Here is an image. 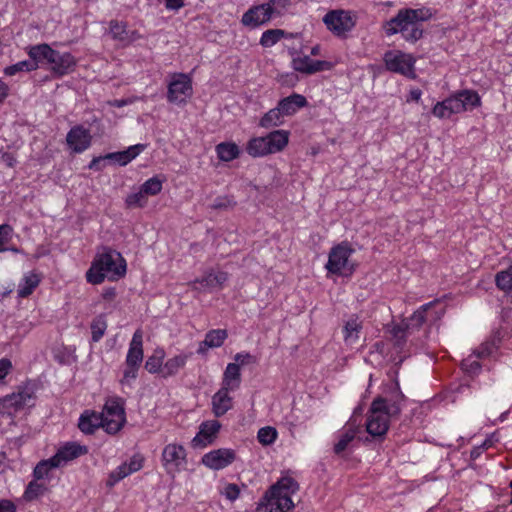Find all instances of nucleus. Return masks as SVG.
<instances>
[{"mask_svg":"<svg viewBox=\"0 0 512 512\" xmlns=\"http://www.w3.org/2000/svg\"><path fill=\"white\" fill-rule=\"evenodd\" d=\"M444 314V308L438 301L422 305L413 315L400 324L395 325L392 330L393 345L398 353H405V347L409 341L411 345L418 347L419 337H415V332L419 330L423 323H435L441 319Z\"/></svg>","mask_w":512,"mask_h":512,"instance_id":"obj_1","label":"nucleus"},{"mask_svg":"<svg viewBox=\"0 0 512 512\" xmlns=\"http://www.w3.org/2000/svg\"><path fill=\"white\" fill-rule=\"evenodd\" d=\"M126 261L118 251L104 247L94 257L90 268L86 272V280L93 285H99L107 277L110 281H117L126 274Z\"/></svg>","mask_w":512,"mask_h":512,"instance_id":"obj_2","label":"nucleus"},{"mask_svg":"<svg viewBox=\"0 0 512 512\" xmlns=\"http://www.w3.org/2000/svg\"><path fill=\"white\" fill-rule=\"evenodd\" d=\"M299 491L298 482L288 473L281 476L265 493V512H291L295 508L292 496Z\"/></svg>","mask_w":512,"mask_h":512,"instance_id":"obj_3","label":"nucleus"},{"mask_svg":"<svg viewBox=\"0 0 512 512\" xmlns=\"http://www.w3.org/2000/svg\"><path fill=\"white\" fill-rule=\"evenodd\" d=\"M28 54L38 64H48L57 77L68 74L76 65L75 58L70 53H60L47 44L32 46Z\"/></svg>","mask_w":512,"mask_h":512,"instance_id":"obj_4","label":"nucleus"},{"mask_svg":"<svg viewBox=\"0 0 512 512\" xmlns=\"http://www.w3.org/2000/svg\"><path fill=\"white\" fill-rule=\"evenodd\" d=\"M400 413V406L396 402L384 398L375 399L370 407L366 422V430L373 437H381L386 434L389 427V419Z\"/></svg>","mask_w":512,"mask_h":512,"instance_id":"obj_5","label":"nucleus"},{"mask_svg":"<svg viewBox=\"0 0 512 512\" xmlns=\"http://www.w3.org/2000/svg\"><path fill=\"white\" fill-rule=\"evenodd\" d=\"M37 386L26 380L17 386L16 391L0 398V414L13 416L17 412L35 406Z\"/></svg>","mask_w":512,"mask_h":512,"instance_id":"obj_6","label":"nucleus"},{"mask_svg":"<svg viewBox=\"0 0 512 512\" xmlns=\"http://www.w3.org/2000/svg\"><path fill=\"white\" fill-rule=\"evenodd\" d=\"M100 415L104 421L105 431L116 434L126 422L124 401L119 397L108 398Z\"/></svg>","mask_w":512,"mask_h":512,"instance_id":"obj_7","label":"nucleus"},{"mask_svg":"<svg viewBox=\"0 0 512 512\" xmlns=\"http://www.w3.org/2000/svg\"><path fill=\"white\" fill-rule=\"evenodd\" d=\"M162 465L168 475L175 477L187 465V452L183 445L167 444L161 454Z\"/></svg>","mask_w":512,"mask_h":512,"instance_id":"obj_8","label":"nucleus"},{"mask_svg":"<svg viewBox=\"0 0 512 512\" xmlns=\"http://www.w3.org/2000/svg\"><path fill=\"white\" fill-rule=\"evenodd\" d=\"M193 94L192 79L184 73H173L168 83L167 100L170 103L185 104Z\"/></svg>","mask_w":512,"mask_h":512,"instance_id":"obj_9","label":"nucleus"},{"mask_svg":"<svg viewBox=\"0 0 512 512\" xmlns=\"http://www.w3.org/2000/svg\"><path fill=\"white\" fill-rule=\"evenodd\" d=\"M383 60L387 70L401 74L410 79L416 77L414 67L415 59L411 54L392 50L384 54Z\"/></svg>","mask_w":512,"mask_h":512,"instance_id":"obj_10","label":"nucleus"},{"mask_svg":"<svg viewBox=\"0 0 512 512\" xmlns=\"http://www.w3.org/2000/svg\"><path fill=\"white\" fill-rule=\"evenodd\" d=\"M353 253V249L348 243H340L333 247L329 252L326 269L332 274L352 273L353 265L350 264L349 258Z\"/></svg>","mask_w":512,"mask_h":512,"instance_id":"obj_11","label":"nucleus"},{"mask_svg":"<svg viewBox=\"0 0 512 512\" xmlns=\"http://www.w3.org/2000/svg\"><path fill=\"white\" fill-rule=\"evenodd\" d=\"M432 16L433 11L427 7L400 10L397 16L391 21L396 27L389 28L387 32H398L397 29L401 31L408 30L410 26L427 21Z\"/></svg>","mask_w":512,"mask_h":512,"instance_id":"obj_12","label":"nucleus"},{"mask_svg":"<svg viewBox=\"0 0 512 512\" xmlns=\"http://www.w3.org/2000/svg\"><path fill=\"white\" fill-rule=\"evenodd\" d=\"M357 15L349 10L336 9L329 11L323 22L331 32H349L356 24Z\"/></svg>","mask_w":512,"mask_h":512,"instance_id":"obj_13","label":"nucleus"},{"mask_svg":"<svg viewBox=\"0 0 512 512\" xmlns=\"http://www.w3.org/2000/svg\"><path fill=\"white\" fill-rule=\"evenodd\" d=\"M289 136L290 133L286 130H275L258 138V156L282 151L288 145Z\"/></svg>","mask_w":512,"mask_h":512,"instance_id":"obj_14","label":"nucleus"},{"mask_svg":"<svg viewBox=\"0 0 512 512\" xmlns=\"http://www.w3.org/2000/svg\"><path fill=\"white\" fill-rule=\"evenodd\" d=\"M145 458L142 454H134L128 462L122 463L115 470L111 471L106 480V486L108 488L114 487L119 481L141 470L144 466Z\"/></svg>","mask_w":512,"mask_h":512,"instance_id":"obj_15","label":"nucleus"},{"mask_svg":"<svg viewBox=\"0 0 512 512\" xmlns=\"http://www.w3.org/2000/svg\"><path fill=\"white\" fill-rule=\"evenodd\" d=\"M236 459V452L229 448H219L203 455L201 462L212 470L224 469Z\"/></svg>","mask_w":512,"mask_h":512,"instance_id":"obj_16","label":"nucleus"},{"mask_svg":"<svg viewBox=\"0 0 512 512\" xmlns=\"http://www.w3.org/2000/svg\"><path fill=\"white\" fill-rule=\"evenodd\" d=\"M66 142L73 152L81 153L90 147L92 136L88 129L82 125H76L67 133Z\"/></svg>","mask_w":512,"mask_h":512,"instance_id":"obj_17","label":"nucleus"},{"mask_svg":"<svg viewBox=\"0 0 512 512\" xmlns=\"http://www.w3.org/2000/svg\"><path fill=\"white\" fill-rule=\"evenodd\" d=\"M221 429V423L218 420H207L200 424L199 431L192 440L194 447H206L211 445L217 438Z\"/></svg>","mask_w":512,"mask_h":512,"instance_id":"obj_18","label":"nucleus"},{"mask_svg":"<svg viewBox=\"0 0 512 512\" xmlns=\"http://www.w3.org/2000/svg\"><path fill=\"white\" fill-rule=\"evenodd\" d=\"M292 64L296 71L306 74L330 70L334 67V64L330 61L312 60L307 55L294 58Z\"/></svg>","mask_w":512,"mask_h":512,"instance_id":"obj_19","label":"nucleus"},{"mask_svg":"<svg viewBox=\"0 0 512 512\" xmlns=\"http://www.w3.org/2000/svg\"><path fill=\"white\" fill-rule=\"evenodd\" d=\"M228 337L226 329H212L205 334V338L201 341L197 348V354L206 357L208 350L211 348L221 347Z\"/></svg>","mask_w":512,"mask_h":512,"instance_id":"obj_20","label":"nucleus"},{"mask_svg":"<svg viewBox=\"0 0 512 512\" xmlns=\"http://www.w3.org/2000/svg\"><path fill=\"white\" fill-rule=\"evenodd\" d=\"M87 453V448L77 443H66L64 446L58 449L56 454L52 456L54 465L60 467L69 461H72L79 456Z\"/></svg>","mask_w":512,"mask_h":512,"instance_id":"obj_21","label":"nucleus"},{"mask_svg":"<svg viewBox=\"0 0 512 512\" xmlns=\"http://www.w3.org/2000/svg\"><path fill=\"white\" fill-rule=\"evenodd\" d=\"M143 356V333L138 329L133 334L130 342L125 364H128V366L140 367L143 361Z\"/></svg>","mask_w":512,"mask_h":512,"instance_id":"obj_22","label":"nucleus"},{"mask_svg":"<svg viewBox=\"0 0 512 512\" xmlns=\"http://www.w3.org/2000/svg\"><path fill=\"white\" fill-rule=\"evenodd\" d=\"M231 391L220 388L212 397V412L216 417L225 415L233 407Z\"/></svg>","mask_w":512,"mask_h":512,"instance_id":"obj_23","label":"nucleus"},{"mask_svg":"<svg viewBox=\"0 0 512 512\" xmlns=\"http://www.w3.org/2000/svg\"><path fill=\"white\" fill-rule=\"evenodd\" d=\"M288 3L289 0H270L267 4L258 5V24L265 23L281 14Z\"/></svg>","mask_w":512,"mask_h":512,"instance_id":"obj_24","label":"nucleus"},{"mask_svg":"<svg viewBox=\"0 0 512 512\" xmlns=\"http://www.w3.org/2000/svg\"><path fill=\"white\" fill-rule=\"evenodd\" d=\"M241 384V372L239 364L229 363L223 373L221 388L229 391H236Z\"/></svg>","mask_w":512,"mask_h":512,"instance_id":"obj_25","label":"nucleus"},{"mask_svg":"<svg viewBox=\"0 0 512 512\" xmlns=\"http://www.w3.org/2000/svg\"><path fill=\"white\" fill-rule=\"evenodd\" d=\"M227 280L228 274L226 272L211 269L210 271L205 272L200 279H196L193 284L199 283L205 288L221 289Z\"/></svg>","mask_w":512,"mask_h":512,"instance_id":"obj_26","label":"nucleus"},{"mask_svg":"<svg viewBox=\"0 0 512 512\" xmlns=\"http://www.w3.org/2000/svg\"><path fill=\"white\" fill-rule=\"evenodd\" d=\"M145 148V144H136L128 147L124 151L108 153L105 155V158H107V160H113L121 166H125L144 151Z\"/></svg>","mask_w":512,"mask_h":512,"instance_id":"obj_27","label":"nucleus"},{"mask_svg":"<svg viewBox=\"0 0 512 512\" xmlns=\"http://www.w3.org/2000/svg\"><path fill=\"white\" fill-rule=\"evenodd\" d=\"M362 330V321L357 315H352L343 326V338L347 345L358 342Z\"/></svg>","mask_w":512,"mask_h":512,"instance_id":"obj_28","label":"nucleus"},{"mask_svg":"<svg viewBox=\"0 0 512 512\" xmlns=\"http://www.w3.org/2000/svg\"><path fill=\"white\" fill-rule=\"evenodd\" d=\"M307 105L306 98L300 94H292L282 99L278 106L282 111L284 117L295 114L299 109Z\"/></svg>","mask_w":512,"mask_h":512,"instance_id":"obj_29","label":"nucleus"},{"mask_svg":"<svg viewBox=\"0 0 512 512\" xmlns=\"http://www.w3.org/2000/svg\"><path fill=\"white\" fill-rule=\"evenodd\" d=\"M78 427L85 434H93L99 427L104 428V421L100 413L85 412L79 419Z\"/></svg>","mask_w":512,"mask_h":512,"instance_id":"obj_30","label":"nucleus"},{"mask_svg":"<svg viewBox=\"0 0 512 512\" xmlns=\"http://www.w3.org/2000/svg\"><path fill=\"white\" fill-rule=\"evenodd\" d=\"M191 355L192 353H180L166 360L163 365V377L168 378L176 375L186 366V363Z\"/></svg>","mask_w":512,"mask_h":512,"instance_id":"obj_31","label":"nucleus"},{"mask_svg":"<svg viewBox=\"0 0 512 512\" xmlns=\"http://www.w3.org/2000/svg\"><path fill=\"white\" fill-rule=\"evenodd\" d=\"M506 331L496 330L486 342H484L477 351V357L484 358L494 354L499 348L503 338L506 336Z\"/></svg>","mask_w":512,"mask_h":512,"instance_id":"obj_32","label":"nucleus"},{"mask_svg":"<svg viewBox=\"0 0 512 512\" xmlns=\"http://www.w3.org/2000/svg\"><path fill=\"white\" fill-rule=\"evenodd\" d=\"M358 432V427L353 424H349L345 427L344 431L339 435L338 441L334 445V452L337 455L342 454L348 449L349 445L355 439Z\"/></svg>","mask_w":512,"mask_h":512,"instance_id":"obj_33","label":"nucleus"},{"mask_svg":"<svg viewBox=\"0 0 512 512\" xmlns=\"http://www.w3.org/2000/svg\"><path fill=\"white\" fill-rule=\"evenodd\" d=\"M165 351L162 348L154 350L153 354L145 362V369L151 374H161L163 377Z\"/></svg>","mask_w":512,"mask_h":512,"instance_id":"obj_34","label":"nucleus"},{"mask_svg":"<svg viewBox=\"0 0 512 512\" xmlns=\"http://www.w3.org/2000/svg\"><path fill=\"white\" fill-rule=\"evenodd\" d=\"M41 279L38 274L31 273L24 277L23 282L19 284L17 294L21 298H27L39 285Z\"/></svg>","mask_w":512,"mask_h":512,"instance_id":"obj_35","label":"nucleus"},{"mask_svg":"<svg viewBox=\"0 0 512 512\" xmlns=\"http://www.w3.org/2000/svg\"><path fill=\"white\" fill-rule=\"evenodd\" d=\"M217 156L221 161L229 162L239 155V148L235 143L222 142L216 146Z\"/></svg>","mask_w":512,"mask_h":512,"instance_id":"obj_36","label":"nucleus"},{"mask_svg":"<svg viewBox=\"0 0 512 512\" xmlns=\"http://www.w3.org/2000/svg\"><path fill=\"white\" fill-rule=\"evenodd\" d=\"M457 95L464 106V112L481 105V98L476 91L465 89L457 92Z\"/></svg>","mask_w":512,"mask_h":512,"instance_id":"obj_37","label":"nucleus"},{"mask_svg":"<svg viewBox=\"0 0 512 512\" xmlns=\"http://www.w3.org/2000/svg\"><path fill=\"white\" fill-rule=\"evenodd\" d=\"M108 324L104 314L96 316L91 324V337L93 342H98L105 334Z\"/></svg>","mask_w":512,"mask_h":512,"instance_id":"obj_38","label":"nucleus"},{"mask_svg":"<svg viewBox=\"0 0 512 512\" xmlns=\"http://www.w3.org/2000/svg\"><path fill=\"white\" fill-rule=\"evenodd\" d=\"M284 115L279 106L270 109L260 120V125L265 128L279 126L283 123Z\"/></svg>","mask_w":512,"mask_h":512,"instance_id":"obj_39","label":"nucleus"},{"mask_svg":"<svg viewBox=\"0 0 512 512\" xmlns=\"http://www.w3.org/2000/svg\"><path fill=\"white\" fill-rule=\"evenodd\" d=\"M37 67H38V62H36L35 60H33V59L24 60V61H20L16 64L6 67L4 70V73L7 76H14L18 72L32 71V70H35Z\"/></svg>","mask_w":512,"mask_h":512,"instance_id":"obj_40","label":"nucleus"},{"mask_svg":"<svg viewBox=\"0 0 512 512\" xmlns=\"http://www.w3.org/2000/svg\"><path fill=\"white\" fill-rule=\"evenodd\" d=\"M495 282L500 290L504 292L512 291V266L498 272L495 276Z\"/></svg>","mask_w":512,"mask_h":512,"instance_id":"obj_41","label":"nucleus"},{"mask_svg":"<svg viewBox=\"0 0 512 512\" xmlns=\"http://www.w3.org/2000/svg\"><path fill=\"white\" fill-rule=\"evenodd\" d=\"M46 490V486L35 479L28 484L23 497L26 501H33L42 496Z\"/></svg>","mask_w":512,"mask_h":512,"instance_id":"obj_42","label":"nucleus"},{"mask_svg":"<svg viewBox=\"0 0 512 512\" xmlns=\"http://www.w3.org/2000/svg\"><path fill=\"white\" fill-rule=\"evenodd\" d=\"M125 204L127 208H142L147 204V196L140 188L138 192L127 196Z\"/></svg>","mask_w":512,"mask_h":512,"instance_id":"obj_43","label":"nucleus"},{"mask_svg":"<svg viewBox=\"0 0 512 512\" xmlns=\"http://www.w3.org/2000/svg\"><path fill=\"white\" fill-rule=\"evenodd\" d=\"M162 184L163 181L160 180L158 177H152L145 181L140 188L143 190L146 196H155L161 192Z\"/></svg>","mask_w":512,"mask_h":512,"instance_id":"obj_44","label":"nucleus"},{"mask_svg":"<svg viewBox=\"0 0 512 512\" xmlns=\"http://www.w3.org/2000/svg\"><path fill=\"white\" fill-rule=\"evenodd\" d=\"M57 466L54 465L53 458H49L47 460L40 461L36 467L34 468L33 475L36 480L43 479L45 476L48 475L49 471L52 468H56Z\"/></svg>","mask_w":512,"mask_h":512,"instance_id":"obj_45","label":"nucleus"},{"mask_svg":"<svg viewBox=\"0 0 512 512\" xmlns=\"http://www.w3.org/2000/svg\"><path fill=\"white\" fill-rule=\"evenodd\" d=\"M278 436V432L274 427L266 426L258 430V442L263 445L272 444Z\"/></svg>","mask_w":512,"mask_h":512,"instance_id":"obj_46","label":"nucleus"},{"mask_svg":"<svg viewBox=\"0 0 512 512\" xmlns=\"http://www.w3.org/2000/svg\"><path fill=\"white\" fill-rule=\"evenodd\" d=\"M13 228L9 224L0 225V252L7 250L5 245L11 240Z\"/></svg>","mask_w":512,"mask_h":512,"instance_id":"obj_47","label":"nucleus"},{"mask_svg":"<svg viewBox=\"0 0 512 512\" xmlns=\"http://www.w3.org/2000/svg\"><path fill=\"white\" fill-rule=\"evenodd\" d=\"M432 113L435 117L440 119L449 118L452 115L445 100L437 102L432 109Z\"/></svg>","mask_w":512,"mask_h":512,"instance_id":"obj_48","label":"nucleus"},{"mask_svg":"<svg viewBox=\"0 0 512 512\" xmlns=\"http://www.w3.org/2000/svg\"><path fill=\"white\" fill-rule=\"evenodd\" d=\"M138 370V366H128V364H125V368L123 370V377L120 380V382L122 384H130L131 380L137 378Z\"/></svg>","mask_w":512,"mask_h":512,"instance_id":"obj_49","label":"nucleus"},{"mask_svg":"<svg viewBox=\"0 0 512 512\" xmlns=\"http://www.w3.org/2000/svg\"><path fill=\"white\" fill-rule=\"evenodd\" d=\"M445 101L449 106L451 114H458L464 112V106L460 103L457 93L445 99Z\"/></svg>","mask_w":512,"mask_h":512,"instance_id":"obj_50","label":"nucleus"},{"mask_svg":"<svg viewBox=\"0 0 512 512\" xmlns=\"http://www.w3.org/2000/svg\"><path fill=\"white\" fill-rule=\"evenodd\" d=\"M242 23L245 26H250L252 29L256 27V6H251L249 10L243 15Z\"/></svg>","mask_w":512,"mask_h":512,"instance_id":"obj_51","label":"nucleus"},{"mask_svg":"<svg viewBox=\"0 0 512 512\" xmlns=\"http://www.w3.org/2000/svg\"><path fill=\"white\" fill-rule=\"evenodd\" d=\"M286 35L287 34H262L260 42L263 46H272L275 43H277L283 36ZM288 35L292 36L293 34Z\"/></svg>","mask_w":512,"mask_h":512,"instance_id":"obj_52","label":"nucleus"},{"mask_svg":"<svg viewBox=\"0 0 512 512\" xmlns=\"http://www.w3.org/2000/svg\"><path fill=\"white\" fill-rule=\"evenodd\" d=\"M223 494L230 501H234L238 498L240 494V489L238 485L230 483L225 486Z\"/></svg>","mask_w":512,"mask_h":512,"instance_id":"obj_53","label":"nucleus"},{"mask_svg":"<svg viewBox=\"0 0 512 512\" xmlns=\"http://www.w3.org/2000/svg\"><path fill=\"white\" fill-rule=\"evenodd\" d=\"M462 369L469 372V373H476L480 370L481 366L479 364L478 361L476 360H471L469 358L463 360L462 364Z\"/></svg>","mask_w":512,"mask_h":512,"instance_id":"obj_54","label":"nucleus"},{"mask_svg":"<svg viewBox=\"0 0 512 512\" xmlns=\"http://www.w3.org/2000/svg\"><path fill=\"white\" fill-rule=\"evenodd\" d=\"M12 362L7 358L0 359V381H3L5 377L12 370Z\"/></svg>","mask_w":512,"mask_h":512,"instance_id":"obj_55","label":"nucleus"},{"mask_svg":"<svg viewBox=\"0 0 512 512\" xmlns=\"http://www.w3.org/2000/svg\"><path fill=\"white\" fill-rule=\"evenodd\" d=\"M234 359H235V363L239 364V369H240L241 366L250 363L253 359V356L248 353H246V354L237 353L235 355Z\"/></svg>","mask_w":512,"mask_h":512,"instance_id":"obj_56","label":"nucleus"},{"mask_svg":"<svg viewBox=\"0 0 512 512\" xmlns=\"http://www.w3.org/2000/svg\"><path fill=\"white\" fill-rule=\"evenodd\" d=\"M16 505L8 499L0 500V512H16Z\"/></svg>","mask_w":512,"mask_h":512,"instance_id":"obj_57","label":"nucleus"},{"mask_svg":"<svg viewBox=\"0 0 512 512\" xmlns=\"http://www.w3.org/2000/svg\"><path fill=\"white\" fill-rule=\"evenodd\" d=\"M116 295L117 294H116L115 288H106L103 290L101 296H102L103 300L110 302L116 298Z\"/></svg>","mask_w":512,"mask_h":512,"instance_id":"obj_58","label":"nucleus"},{"mask_svg":"<svg viewBox=\"0 0 512 512\" xmlns=\"http://www.w3.org/2000/svg\"><path fill=\"white\" fill-rule=\"evenodd\" d=\"M104 160H107L105 156L94 157L89 164V168L94 170H101L102 168L100 167V163Z\"/></svg>","mask_w":512,"mask_h":512,"instance_id":"obj_59","label":"nucleus"},{"mask_svg":"<svg viewBox=\"0 0 512 512\" xmlns=\"http://www.w3.org/2000/svg\"><path fill=\"white\" fill-rule=\"evenodd\" d=\"M166 7L168 9H172V10H178L179 8H181L184 3L182 0H166Z\"/></svg>","mask_w":512,"mask_h":512,"instance_id":"obj_60","label":"nucleus"},{"mask_svg":"<svg viewBox=\"0 0 512 512\" xmlns=\"http://www.w3.org/2000/svg\"><path fill=\"white\" fill-rule=\"evenodd\" d=\"M2 160L8 167H13L16 162L15 157L11 153H4L2 155Z\"/></svg>","mask_w":512,"mask_h":512,"instance_id":"obj_61","label":"nucleus"},{"mask_svg":"<svg viewBox=\"0 0 512 512\" xmlns=\"http://www.w3.org/2000/svg\"><path fill=\"white\" fill-rule=\"evenodd\" d=\"M422 92L420 89H412L409 93L408 101H416L418 102L421 98Z\"/></svg>","mask_w":512,"mask_h":512,"instance_id":"obj_62","label":"nucleus"},{"mask_svg":"<svg viewBox=\"0 0 512 512\" xmlns=\"http://www.w3.org/2000/svg\"><path fill=\"white\" fill-rule=\"evenodd\" d=\"M247 151L250 155L256 156V138H251L247 145Z\"/></svg>","mask_w":512,"mask_h":512,"instance_id":"obj_63","label":"nucleus"},{"mask_svg":"<svg viewBox=\"0 0 512 512\" xmlns=\"http://www.w3.org/2000/svg\"><path fill=\"white\" fill-rule=\"evenodd\" d=\"M8 95V86L0 80V102H2Z\"/></svg>","mask_w":512,"mask_h":512,"instance_id":"obj_64","label":"nucleus"}]
</instances>
